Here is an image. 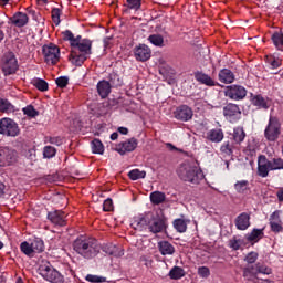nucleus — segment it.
<instances>
[{
	"label": "nucleus",
	"mask_w": 283,
	"mask_h": 283,
	"mask_svg": "<svg viewBox=\"0 0 283 283\" xmlns=\"http://www.w3.org/2000/svg\"><path fill=\"white\" fill-rule=\"evenodd\" d=\"M167 200V196L160 191H154L150 193V202L153 205H163Z\"/></svg>",
	"instance_id": "nucleus-35"
},
{
	"label": "nucleus",
	"mask_w": 283,
	"mask_h": 283,
	"mask_svg": "<svg viewBox=\"0 0 283 283\" xmlns=\"http://www.w3.org/2000/svg\"><path fill=\"white\" fill-rule=\"evenodd\" d=\"M22 112L24 116H28L29 118H36V116H39V111H36L32 105H28L27 107L22 108Z\"/></svg>",
	"instance_id": "nucleus-47"
},
{
	"label": "nucleus",
	"mask_w": 283,
	"mask_h": 283,
	"mask_svg": "<svg viewBox=\"0 0 283 283\" xmlns=\"http://www.w3.org/2000/svg\"><path fill=\"white\" fill-rule=\"evenodd\" d=\"M73 251L83 260H94L101 253V243L96 238L80 235L73 241Z\"/></svg>",
	"instance_id": "nucleus-1"
},
{
	"label": "nucleus",
	"mask_w": 283,
	"mask_h": 283,
	"mask_svg": "<svg viewBox=\"0 0 283 283\" xmlns=\"http://www.w3.org/2000/svg\"><path fill=\"white\" fill-rule=\"evenodd\" d=\"M208 140L211 143H222L224 140V132L221 128L211 129L208 133Z\"/></svg>",
	"instance_id": "nucleus-30"
},
{
	"label": "nucleus",
	"mask_w": 283,
	"mask_h": 283,
	"mask_svg": "<svg viewBox=\"0 0 283 283\" xmlns=\"http://www.w3.org/2000/svg\"><path fill=\"white\" fill-rule=\"evenodd\" d=\"M251 103L254 107H259L260 109H269L270 107L269 97H264L261 94L252 95Z\"/></svg>",
	"instance_id": "nucleus-26"
},
{
	"label": "nucleus",
	"mask_w": 283,
	"mask_h": 283,
	"mask_svg": "<svg viewBox=\"0 0 283 283\" xmlns=\"http://www.w3.org/2000/svg\"><path fill=\"white\" fill-rule=\"evenodd\" d=\"M148 41L156 48H165V38L160 34H150Z\"/></svg>",
	"instance_id": "nucleus-36"
},
{
	"label": "nucleus",
	"mask_w": 283,
	"mask_h": 283,
	"mask_svg": "<svg viewBox=\"0 0 283 283\" xmlns=\"http://www.w3.org/2000/svg\"><path fill=\"white\" fill-rule=\"evenodd\" d=\"M185 275H186L185 269L177 265H175L168 273V276L170 277V280H182Z\"/></svg>",
	"instance_id": "nucleus-33"
},
{
	"label": "nucleus",
	"mask_w": 283,
	"mask_h": 283,
	"mask_svg": "<svg viewBox=\"0 0 283 283\" xmlns=\"http://www.w3.org/2000/svg\"><path fill=\"white\" fill-rule=\"evenodd\" d=\"M158 249L163 255H174L176 253V248L169 241H159Z\"/></svg>",
	"instance_id": "nucleus-28"
},
{
	"label": "nucleus",
	"mask_w": 283,
	"mask_h": 283,
	"mask_svg": "<svg viewBox=\"0 0 283 283\" xmlns=\"http://www.w3.org/2000/svg\"><path fill=\"white\" fill-rule=\"evenodd\" d=\"M20 250L28 258H34V250L32 249V243L24 241L20 244Z\"/></svg>",
	"instance_id": "nucleus-40"
},
{
	"label": "nucleus",
	"mask_w": 283,
	"mask_h": 283,
	"mask_svg": "<svg viewBox=\"0 0 283 283\" xmlns=\"http://www.w3.org/2000/svg\"><path fill=\"white\" fill-rule=\"evenodd\" d=\"M1 72L3 76H12L19 72V61L14 52L8 51L2 55Z\"/></svg>",
	"instance_id": "nucleus-5"
},
{
	"label": "nucleus",
	"mask_w": 283,
	"mask_h": 283,
	"mask_svg": "<svg viewBox=\"0 0 283 283\" xmlns=\"http://www.w3.org/2000/svg\"><path fill=\"white\" fill-rule=\"evenodd\" d=\"M21 134V128H19V124L14 122L12 118H1L0 119V135L7 136L9 138H17Z\"/></svg>",
	"instance_id": "nucleus-7"
},
{
	"label": "nucleus",
	"mask_w": 283,
	"mask_h": 283,
	"mask_svg": "<svg viewBox=\"0 0 283 283\" xmlns=\"http://www.w3.org/2000/svg\"><path fill=\"white\" fill-rule=\"evenodd\" d=\"M264 238V229L254 228L250 233L245 235L248 242H260Z\"/></svg>",
	"instance_id": "nucleus-29"
},
{
	"label": "nucleus",
	"mask_w": 283,
	"mask_h": 283,
	"mask_svg": "<svg viewBox=\"0 0 283 283\" xmlns=\"http://www.w3.org/2000/svg\"><path fill=\"white\" fill-rule=\"evenodd\" d=\"M10 21L15 28H25V25L30 22V18L28 14L18 11L10 18Z\"/></svg>",
	"instance_id": "nucleus-20"
},
{
	"label": "nucleus",
	"mask_w": 283,
	"mask_h": 283,
	"mask_svg": "<svg viewBox=\"0 0 283 283\" xmlns=\"http://www.w3.org/2000/svg\"><path fill=\"white\" fill-rule=\"evenodd\" d=\"M235 228L238 231H247L249 227H251V213L249 212H242L239 216H237L234 220Z\"/></svg>",
	"instance_id": "nucleus-18"
},
{
	"label": "nucleus",
	"mask_w": 283,
	"mask_h": 283,
	"mask_svg": "<svg viewBox=\"0 0 283 283\" xmlns=\"http://www.w3.org/2000/svg\"><path fill=\"white\" fill-rule=\"evenodd\" d=\"M55 83H56L57 87H60L61 90H65V87H67V85H70V77L60 76L55 80Z\"/></svg>",
	"instance_id": "nucleus-51"
},
{
	"label": "nucleus",
	"mask_w": 283,
	"mask_h": 283,
	"mask_svg": "<svg viewBox=\"0 0 283 283\" xmlns=\"http://www.w3.org/2000/svg\"><path fill=\"white\" fill-rule=\"evenodd\" d=\"M229 247L230 249H233V251H240V247H242V241L234 237L229 241Z\"/></svg>",
	"instance_id": "nucleus-56"
},
{
	"label": "nucleus",
	"mask_w": 283,
	"mask_h": 283,
	"mask_svg": "<svg viewBox=\"0 0 283 283\" xmlns=\"http://www.w3.org/2000/svg\"><path fill=\"white\" fill-rule=\"evenodd\" d=\"M165 229H167V219L160 217L158 213L151 212L148 231H150V233H163Z\"/></svg>",
	"instance_id": "nucleus-11"
},
{
	"label": "nucleus",
	"mask_w": 283,
	"mask_h": 283,
	"mask_svg": "<svg viewBox=\"0 0 283 283\" xmlns=\"http://www.w3.org/2000/svg\"><path fill=\"white\" fill-rule=\"evenodd\" d=\"M279 202H283V188L276 192Z\"/></svg>",
	"instance_id": "nucleus-63"
},
{
	"label": "nucleus",
	"mask_w": 283,
	"mask_h": 283,
	"mask_svg": "<svg viewBox=\"0 0 283 283\" xmlns=\"http://www.w3.org/2000/svg\"><path fill=\"white\" fill-rule=\"evenodd\" d=\"M174 117L176 120H181V123H188L193 118V109L187 105H180L174 112Z\"/></svg>",
	"instance_id": "nucleus-15"
},
{
	"label": "nucleus",
	"mask_w": 283,
	"mask_h": 283,
	"mask_svg": "<svg viewBox=\"0 0 283 283\" xmlns=\"http://www.w3.org/2000/svg\"><path fill=\"white\" fill-rule=\"evenodd\" d=\"M237 193H247L249 191V180H241L234 184Z\"/></svg>",
	"instance_id": "nucleus-43"
},
{
	"label": "nucleus",
	"mask_w": 283,
	"mask_h": 283,
	"mask_svg": "<svg viewBox=\"0 0 283 283\" xmlns=\"http://www.w3.org/2000/svg\"><path fill=\"white\" fill-rule=\"evenodd\" d=\"M42 53L48 65H56L61 60V49L54 43L43 45Z\"/></svg>",
	"instance_id": "nucleus-8"
},
{
	"label": "nucleus",
	"mask_w": 283,
	"mask_h": 283,
	"mask_svg": "<svg viewBox=\"0 0 283 283\" xmlns=\"http://www.w3.org/2000/svg\"><path fill=\"white\" fill-rule=\"evenodd\" d=\"M41 277L46 282L51 283H63L65 282L64 276L54 268V265L50 262H43L39 265L38 269Z\"/></svg>",
	"instance_id": "nucleus-4"
},
{
	"label": "nucleus",
	"mask_w": 283,
	"mask_h": 283,
	"mask_svg": "<svg viewBox=\"0 0 283 283\" xmlns=\"http://www.w3.org/2000/svg\"><path fill=\"white\" fill-rule=\"evenodd\" d=\"M232 138L237 145L244 143V138H247V133H244V127L238 126L233 129Z\"/></svg>",
	"instance_id": "nucleus-31"
},
{
	"label": "nucleus",
	"mask_w": 283,
	"mask_h": 283,
	"mask_svg": "<svg viewBox=\"0 0 283 283\" xmlns=\"http://www.w3.org/2000/svg\"><path fill=\"white\" fill-rule=\"evenodd\" d=\"M143 0H126V6L129 10H140Z\"/></svg>",
	"instance_id": "nucleus-54"
},
{
	"label": "nucleus",
	"mask_w": 283,
	"mask_h": 283,
	"mask_svg": "<svg viewBox=\"0 0 283 283\" xmlns=\"http://www.w3.org/2000/svg\"><path fill=\"white\" fill-rule=\"evenodd\" d=\"M282 134V122L275 116H270L268 125L264 129V138L269 143H275Z\"/></svg>",
	"instance_id": "nucleus-6"
},
{
	"label": "nucleus",
	"mask_w": 283,
	"mask_h": 283,
	"mask_svg": "<svg viewBox=\"0 0 283 283\" xmlns=\"http://www.w3.org/2000/svg\"><path fill=\"white\" fill-rule=\"evenodd\" d=\"M174 229H176L177 233H186L187 232V221L185 219H175L172 222Z\"/></svg>",
	"instance_id": "nucleus-37"
},
{
	"label": "nucleus",
	"mask_w": 283,
	"mask_h": 283,
	"mask_svg": "<svg viewBox=\"0 0 283 283\" xmlns=\"http://www.w3.org/2000/svg\"><path fill=\"white\" fill-rule=\"evenodd\" d=\"M93 154L103 155L105 151V146H103V142L99 139H93L91 143Z\"/></svg>",
	"instance_id": "nucleus-39"
},
{
	"label": "nucleus",
	"mask_w": 283,
	"mask_h": 283,
	"mask_svg": "<svg viewBox=\"0 0 283 283\" xmlns=\"http://www.w3.org/2000/svg\"><path fill=\"white\" fill-rule=\"evenodd\" d=\"M220 151L224 156H233V144L231 142H224L220 147Z\"/></svg>",
	"instance_id": "nucleus-44"
},
{
	"label": "nucleus",
	"mask_w": 283,
	"mask_h": 283,
	"mask_svg": "<svg viewBox=\"0 0 283 283\" xmlns=\"http://www.w3.org/2000/svg\"><path fill=\"white\" fill-rule=\"evenodd\" d=\"M198 275L203 277V279H207V277H209V275H211V270H209L208 266H199L198 268Z\"/></svg>",
	"instance_id": "nucleus-58"
},
{
	"label": "nucleus",
	"mask_w": 283,
	"mask_h": 283,
	"mask_svg": "<svg viewBox=\"0 0 283 283\" xmlns=\"http://www.w3.org/2000/svg\"><path fill=\"white\" fill-rule=\"evenodd\" d=\"M265 59H266V63L271 65L272 70H277V67L282 66V60L275 59V56L273 55L266 56Z\"/></svg>",
	"instance_id": "nucleus-49"
},
{
	"label": "nucleus",
	"mask_w": 283,
	"mask_h": 283,
	"mask_svg": "<svg viewBox=\"0 0 283 283\" xmlns=\"http://www.w3.org/2000/svg\"><path fill=\"white\" fill-rule=\"evenodd\" d=\"M87 56L90 55L85 53H77L76 51L72 50L69 55V61H71L73 65H76V67H81V65L87 61Z\"/></svg>",
	"instance_id": "nucleus-24"
},
{
	"label": "nucleus",
	"mask_w": 283,
	"mask_h": 283,
	"mask_svg": "<svg viewBox=\"0 0 283 283\" xmlns=\"http://www.w3.org/2000/svg\"><path fill=\"white\" fill-rule=\"evenodd\" d=\"M46 219L55 227L67 226V213L63 210H52L46 213Z\"/></svg>",
	"instance_id": "nucleus-12"
},
{
	"label": "nucleus",
	"mask_w": 283,
	"mask_h": 283,
	"mask_svg": "<svg viewBox=\"0 0 283 283\" xmlns=\"http://www.w3.org/2000/svg\"><path fill=\"white\" fill-rule=\"evenodd\" d=\"M271 171H277L283 169V159L282 158H273L270 160Z\"/></svg>",
	"instance_id": "nucleus-48"
},
{
	"label": "nucleus",
	"mask_w": 283,
	"mask_h": 283,
	"mask_svg": "<svg viewBox=\"0 0 283 283\" xmlns=\"http://www.w3.org/2000/svg\"><path fill=\"white\" fill-rule=\"evenodd\" d=\"M56 156V148L53 146H45L43 148V157L44 158H54Z\"/></svg>",
	"instance_id": "nucleus-52"
},
{
	"label": "nucleus",
	"mask_w": 283,
	"mask_h": 283,
	"mask_svg": "<svg viewBox=\"0 0 283 283\" xmlns=\"http://www.w3.org/2000/svg\"><path fill=\"white\" fill-rule=\"evenodd\" d=\"M177 175L184 182H190L191 185H200V180L205 178L202 170L196 166L189 164H181L177 169Z\"/></svg>",
	"instance_id": "nucleus-3"
},
{
	"label": "nucleus",
	"mask_w": 283,
	"mask_h": 283,
	"mask_svg": "<svg viewBox=\"0 0 283 283\" xmlns=\"http://www.w3.org/2000/svg\"><path fill=\"white\" fill-rule=\"evenodd\" d=\"M117 132H119V134L123 136H127V134H129V129L127 127H119Z\"/></svg>",
	"instance_id": "nucleus-62"
},
{
	"label": "nucleus",
	"mask_w": 283,
	"mask_h": 283,
	"mask_svg": "<svg viewBox=\"0 0 283 283\" xmlns=\"http://www.w3.org/2000/svg\"><path fill=\"white\" fill-rule=\"evenodd\" d=\"M272 42L274 43L276 50H283V33L274 32L271 36Z\"/></svg>",
	"instance_id": "nucleus-41"
},
{
	"label": "nucleus",
	"mask_w": 283,
	"mask_h": 283,
	"mask_svg": "<svg viewBox=\"0 0 283 283\" xmlns=\"http://www.w3.org/2000/svg\"><path fill=\"white\" fill-rule=\"evenodd\" d=\"M254 266L256 269V275H259V273H261V275H271V273H273V270L264 264L256 263Z\"/></svg>",
	"instance_id": "nucleus-46"
},
{
	"label": "nucleus",
	"mask_w": 283,
	"mask_h": 283,
	"mask_svg": "<svg viewBox=\"0 0 283 283\" xmlns=\"http://www.w3.org/2000/svg\"><path fill=\"white\" fill-rule=\"evenodd\" d=\"M103 210L106 212L114 211V201H112L111 198H108L104 201Z\"/></svg>",
	"instance_id": "nucleus-59"
},
{
	"label": "nucleus",
	"mask_w": 283,
	"mask_h": 283,
	"mask_svg": "<svg viewBox=\"0 0 283 283\" xmlns=\"http://www.w3.org/2000/svg\"><path fill=\"white\" fill-rule=\"evenodd\" d=\"M258 258H259L258 252L252 251L245 255L244 262H247L248 264H255V262H258Z\"/></svg>",
	"instance_id": "nucleus-53"
},
{
	"label": "nucleus",
	"mask_w": 283,
	"mask_h": 283,
	"mask_svg": "<svg viewBox=\"0 0 283 283\" xmlns=\"http://www.w3.org/2000/svg\"><path fill=\"white\" fill-rule=\"evenodd\" d=\"M111 140H118V133L111 134Z\"/></svg>",
	"instance_id": "nucleus-64"
},
{
	"label": "nucleus",
	"mask_w": 283,
	"mask_h": 283,
	"mask_svg": "<svg viewBox=\"0 0 283 283\" xmlns=\"http://www.w3.org/2000/svg\"><path fill=\"white\" fill-rule=\"evenodd\" d=\"M243 277L245 282L260 283V277H258V270L255 265H247L243 268Z\"/></svg>",
	"instance_id": "nucleus-22"
},
{
	"label": "nucleus",
	"mask_w": 283,
	"mask_h": 283,
	"mask_svg": "<svg viewBox=\"0 0 283 283\" xmlns=\"http://www.w3.org/2000/svg\"><path fill=\"white\" fill-rule=\"evenodd\" d=\"M31 247L33 249V253H43V251H45V243L41 238H34L31 242Z\"/></svg>",
	"instance_id": "nucleus-34"
},
{
	"label": "nucleus",
	"mask_w": 283,
	"mask_h": 283,
	"mask_svg": "<svg viewBox=\"0 0 283 283\" xmlns=\"http://www.w3.org/2000/svg\"><path fill=\"white\" fill-rule=\"evenodd\" d=\"M270 228L273 233H282L283 232L282 221L281 222H270Z\"/></svg>",
	"instance_id": "nucleus-57"
},
{
	"label": "nucleus",
	"mask_w": 283,
	"mask_h": 283,
	"mask_svg": "<svg viewBox=\"0 0 283 283\" xmlns=\"http://www.w3.org/2000/svg\"><path fill=\"white\" fill-rule=\"evenodd\" d=\"M31 85H33V87L38 88L39 92H48V90H50V85L48 84V82L45 80L39 78V77L31 80Z\"/></svg>",
	"instance_id": "nucleus-32"
},
{
	"label": "nucleus",
	"mask_w": 283,
	"mask_h": 283,
	"mask_svg": "<svg viewBox=\"0 0 283 283\" xmlns=\"http://www.w3.org/2000/svg\"><path fill=\"white\" fill-rule=\"evenodd\" d=\"M270 222H282V219L280 218V211H274L270 216Z\"/></svg>",
	"instance_id": "nucleus-61"
},
{
	"label": "nucleus",
	"mask_w": 283,
	"mask_h": 283,
	"mask_svg": "<svg viewBox=\"0 0 283 283\" xmlns=\"http://www.w3.org/2000/svg\"><path fill=\"white\" fill-rule=\"evenodd\" d=\"M101 251L106 253V255H112V258H123L125 255V250L115 244L101 245Z\"/></svg>",
	"instance_id": "nucleus-21"
},
{
	"label": "nucleus",
	"mask_w": 283,
	"mask_h": 283,
	"mask_svg": "<svg viewBox=\"0 0 283 283\" xmlns=\"http://www.w3.org/2000/svg\"><path fill=\"white\" fill-rule=\"evenodd\" d=\"M134 56L136 61L145 63V61H149L151 59V49H149L147 44H139L134 48Z\"/></svg>",
	"instance_id": "nucleus-16"
},
{
	"label": "nucleus",
	"mask_w": 283,
	"mask_h": 283,
	"mask_svg": "<svg viewBox=\"0 0 283 283\" xmlns=\"http://www.w3.org/2000/svg\"><path fill=\"white\" fill-rule=\"evenodd\" d=\"M0 112L8 114V112H14V106L8 101L0 97Z\"/></svg>",
	"instance_id": "nucleus-45"
},
{
	"label": "nucleus",
	"mask_w": 283,
	"mask_h": 283,
	"mask_svg": "<svg viewBox=\"0 0 283 283\" xmlns=\"http://www.w3.org/2000/svg\"><path fill=\"white\" fill-rule=\"evenodd\" d=\"M223 116L229 123H238L242 118V111L238 104L229 103L223 107Z\"/></svg>",
	"instance_id": "nucleus-10"
},
{
	"label": "nucleus",
	"mask_w": 283,
	"mask_h": 283,
	"mask_svg": "<svg viewBox=\"0 0 283 283\" xmlns=\"http://www.w3.org/2000/svg\"><path fill=\"white\" fill-rule=\"evenodd\" d=\"M17 158V150L10 147L0 148V167H8L10 165H14Z\"/></svg>",
	"instance_id": "nucleus-13"
},
{
	"label": "nucleus",
	"mask_w": 283,
	"mask_h": 283,
	"mask_svg": "<svg viewBox=\"0 0 283 283\" xmlns=\"http://www.w3.org/2000/svg\"><path fill=\"white\" fill-rule=\"evenodd\" d=\"M195 81L200 83V85H206L207 87H216L218 83L207 73L202 71H197L193 73Z\"/></svg>",
	"instance_id": "nucleus-19"
},
{
	"label": "nucleus",
	"mask_w": 283,
	"mask_h": 283,
	"mask_svg": "<svg viewBox=\"0 0 283 283\" xmlns=\"http://www.w3.org/2000/svg\"><path fill=\"white\" fill-rule=\"evenodd\" d=\"M269 171H271V160H269L264 155L259 156L258 176H260V178H266L269 176Z\"/></svg>",
	"instance_id": "nucleus-17"
},
{
	"label": "nucleus",
	"mask_w": 283,
	"mask_h": 283,
	"mask_svg": "<svg viewBox=\"0 0 283 283\" xmlns=\"http://www.w3.org/2000/svg\"><path fill=\"white\" fill-rule=\"evenodd\" d=\"M108 83L111 87H122L123 80H120V75H118V73L113 72L108 75Z\"/></svg>",
	"instance_id": "nucleus-38"
},
{
	"label": "nucleus",
	"mask_w": 283,
	"mask_h": 283,
	"mask_svg": "<svg viewBox=\"0 0 283 283\" xmlns=\"http://www.w3.org/2000/svg\"><path fill=\"white\" fill-rule=\"evenodd\" d=\"M219 81L220 83H224L229 85L235 81V74L229 69H222L219 71Z\"/></svg>",
	"instance_id": "nucleus-25"
},
{
	"label": "nucleus",
	"mask_w": 283,
	"mask_h": 283,
	"mask_svg": "<svg viewBox=\"0 0 283 283\" xmlns=\"http://www.w3.org/2000/svg\"><path fill=\"white\" fill-rule=\"evenodd\" d=\"M52 14V21L55 23V25H60L61 23V9L53 8L51 11Z\"/></svg>",
	"instance_id": "nucleus-55"
},
{
	"label": "nucleus",
	"mask_w": 283,
	"mask_h": 283,
	"mask_svg": "<svg viewBox=\"0 0 283 283\" xmlns=\"http://www.w3.org/2000/svg\"><path fill=\"white\" fill-rule=\"evenodd\" d=\"M97 92L101 98H106L112 93V85L108 81H99L97 83Z\"/></svg>",
	"instance_id": "nucleus-27"
},
{
	"label": "nucleus",
	"mask_w": 283,
	"mask_h": 283,
	"mask_svg": "<svg viewBox=\"0 0 283 283\" xmlns=\"http://www.w3.org/2000/svg\"><path fill=\"white\" fill-rule=\"evenodd\" d=\"M147 171L139 170V169H133L128 172V178L130 180H140L143 178H146Z\"/></svg>",
	"instance_id": "nucleus-42"
},
{
	"label": "nucleus",
	"mask_w": 283,
	"mask_h": 283,
	"mask_svg": "<svg viewBox=\"0 0 283 283\" xmlns=\"http://www.w3.org/2000/svg\"><path fill=\"white\" fill-rule=\"evenodd\" d=\"M85 280H86V282H91V283L107 282V279L105 276H98V275H94V274L86 275Z\"/></svg>",
	"instance_id": "nucleus-50"
},
{
	"label": "nucleus",
	"mask_w": 283,
	"mask_h": 283,
	"mask_svg": "<svg viewBox=\"0 0 283 283\" xmlns=\"http://www.w3.org/2000/svg\"><path fill=\"white\" fill-rule=\"evenodd\" d=\"M224 96L230 101H244L247 98V88L242 85H230L224 90Z\"/></svg>",
	"instance_id": "nucleus-9"
},
{
	"label": "nucleus",
	"mask_w": 283,
	"mask_h": 283,
	"mask_svg": "<svg viewBox=\"0 0 283 283\" xmlns=\"http://www.w3.org/2000/svg\"><path fill=\"white\" fill-rule=\"evenodd\" d=\"M49 143L51 145H56L57 147H61V145H63V138H61L59 136L57 137H50Z\"/></svg>",
	"instance_id": "nucleus-60"
},
{
	"label": "nucleus",
	"mask_w": 283,
	"mask_h": 283,
	"mask_svg": "<svg viewBox=\"0 0 283 283\" xmlns=\"http://www.w3.org/2000/svg\"><path fill=\"white\" fill-rule=\"evenodd\" d=\"M63 41H69L71 49L76 52V50L81 54L91 55L92 54V40L83 39V36L77 35L74 36V33L70 30H65L62 32Z\"/></svg>",
	"instance_id": "nucleus-2"
},
{
	"label": "nucleus",
	"mask_w": 283,
	"mask_h": 283,
	"mask_svg": "<svg viewBox=\"0 0 283 283\" xmlns=\"http://www.w3.org/2000/svg\"><path fill=\"white\" fill-rule=\"evenodd\" d=\"M138 147V139L135 137L129 138L126 142H122L115 146V151L120 156H125L127 153L136 151Z\"/></svg>",
	"instance_id": "nucleus-14"
},
{
	"label": "nucleus",
	"mask_w": 283,
	"mask_h": 283,
	"mask_svg": "<svg viewBox=\"0 0 283 283\" xmlns=\"http://www.w3.org/2000/svg\"><path fill=\"white\" fill-rule=\"evenodd\" d=\"M150 220L151 212H147L145 214H140L139 217H137V219H135L132 224H134L136 229H140V231H143V229H149Z\"/></svg>",
	"instance_id": "nucleus-23"
}]
</instances>
